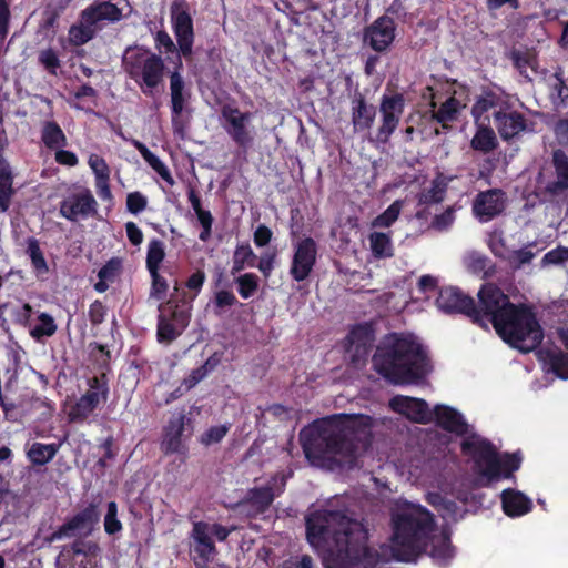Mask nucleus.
Segmentation results:
<instances>
[{"instance_id": "1", "label": "nucleus", "mask_w": 568, "mask_h": 568, "mask_svg": "<svg viewBox=\"0 0 568 568\" xmlns=\"http://www.w3.org/2000/svg\"><path fill=\"white\" fill-rule=\"evenodd\" d=\"M310 544L324 554L327 568H369L378 555L366 546L363 525L341 511H315L306 518Z\"/></svg>"}, {"instance_id": "2", "label": "nucleus", "mask_w": 568, "mask_h": 568, "mask_svg": "<svg viewBox=\"0 0 568 568\" xmlns=\"http://www.w3.org/2000/svg\"><path fill=\"white\" fill-rule=\"evenodd\" d=\"M373 426L374 420L369 416L345 415L303 429L300 440L312 465L329 469L351 466L359 444L367 442Z\"/></svg>"}, {"instance_id": "3", "label": "nucleus", "mask_w": 568, "mask_h": 568, "mask_svg": "<svg viewBox=\"0 0 568 568\" xmlns=\"http://www.w3.org/2000/svg\"><path fill=\"white\" fill-rule=\"evenodd\" d=\"M393 557L399 561H413L427 552L439 562L450 559L454 549L449 535L438 531L435 518L425 507L413 504H397L392 511Z\"/></svg>"}, {"instance_id": "4", "label": "nucleus", "mask_w": 568, "mask_h": 568, "mask_svg": "<svg viewBox=\"0 0 568 568\" xmlns=\"http://www.w3.org/2000/svg\"><path fill=\"white\" fill-rule=\"evenodd\" d=\"M480 311L497 334L513 347L527 353L542 341V329L530 308L511 304L497 286L485 285L478 292Z\"/></svg>"}, {"instance_id": "5", "label": "nucleus", "mask_w": 568, "mask_h": 568, "mask_svg": "<svg viewBox=\"0 0 568 568\" xmlns=\"http://www.w3.org/2000/svg\"><path fill=\"white\" fill-rule=\"evenodd\" d=\"M375 369L394 384H410L428 372L420 344L409 335L392 334L373 357Z\"/></svg>"}, {"instance_id": "6", "label": "nucleus", "mask_w": 568, "mask_h": 568, "mask_svg": "<svg viewBox=\"0 0 568 568\" xmlns=\"http://www.w3.org/2000/svg\"><path fill=\"white\" fill-rule=\"evenodd\" d=\"M462 448L474 459L477 471L487 483L496 480L500 476L508 477L519 468L520 460L516 456H498L494 447L478 435L466 437L462 442Z\"/></svg>"}, {"instance_id": "7", "label": "nucleus", "mask_w": 568, "mask_h": 568, "mask_svg": "<svg viewBox=\"0 0 568 568\" xmlns=\"http://www.w3.org/2000/svg\"><path fill=\"white\" fill-rule=\"evenodd\" d=\"M123 65L145 94H152L153 89L163 80V60L142 48H128L123 55Z\"/></svg>"}, {"instance_id": "8", "label": "nucleus", "mask_w": 568, "mask_h": 568, "mask_svg": "<svg viewBox=\"0 0 568 568\" xmlns=\"http://www.w3.org/2000/svg\"><path fill=\"white\" fill-rule=\"evenodd\" d=\"M233 530H235V527L227 528L216 523H195L191 532V554L195 566L197 568H227L224 565L213 562L217 551L212 537L224 541Z\"/></svg>"}, {"instance_id": "9", "label": "nucleus", "mask_w": 568, "mask_h": 568, "mask_svg": "<svg viewBox=\"0 0 568 568\" xmlns=\"http://www.w3.org/2000/svg\"><path fill=\"white\" fill-rule=\"evenodd\" d=\"M109 386L104 374L89 379V389L71 406L68 417L71 422H84L95 408L108 399Z\"/></svg>"}, {"instance_id": "10", "label": "nucleus", "mask_w": 568, "mask_h": 568, "mask_svg": "<svg viewBox=\"0 0 568 568\" xmlns=\"http://www.w3.org/2000/svg\"><path fill=\"white\" fill-rule=\"evenodd\" d=\"M381 124L372 139L376 143L385 144L398 126L404 113V99L400 94L384 95L379 104Z\"/></svg>"}, {"instance_id": "11", "label": "nucleus", "mask_w": 568, "mask_h": 568, "mask_svg": "<svg viewBox=\"0 0 568 568\" xmlns=\"http://www.w3.org/2000/svg\"><path fill=\"white\" fill-rule=\"evenodd\" d=\"M159 311L158 338L162 343H171L187 325V313L180 310L172 300H169L165 304H160Z\"/></svg>"}, {"instance_id": "12", "label": "nucleus", "mask_w": 568, "mask_h": 568, "mask_svg": "<svg viewBox=\"0 0 568 568\" xmlns=\"http://www.w3.org/2000/svg\"><path fill=\"white\" fill-rule=\"evenodd\" d=\"M99 546L91 541H77L70 548L64 547L57 558V568H94Z\"/></svg>"}, {"instance_id": "13", "label": "nucleus", "mask_w": 568, "mask_h": 568, "mask_svg": "<svg viewBox=\"0 0 568 568\" xmlns=\"http://www.w3.org/2000/svg\"><path fill=\"white\" fill-rule=\"evenodd\" d=\"M223 126L235 143L245 146L252 141V134L248 129L251 113L241 112L240 109L232 105H224L221 110Z\"/></svg>"}, {"instance_id": "14", "label": "nucleus", "mask_w": 568, "mask_h": 568, "mask_svg": "<svg viewBox=\"0 0 568 568\" xmlns=\"http://www.w3.org/2000/svg\"><path fill=\"white\" fill-rule=\"evenodd\" d=\"M97 201L88 189L67 196L60 204V214L69 221H78L97 212Z\"/></svg>"}, {"instance_id": "15", "label": "nucleus", "mask_w": 568, "mask_h": 568, "mask_svg": "<svg viewBox=\"0 0 568 568\" xmlns=\"http://www.w3.org/2000/svg\"><path fill=\"white\" fill-rule=\"evenodd\" d=\"M171 13L179 49L184 57H190L194 40L192 18L181 2L172 4Z\"/></svg>"}, {"instance_id": "16", "label": "nucleus", "mask_w": 568, "mask_h": 568, "mask_svg": "<svg viewBox=\"0 0 568 568\" xmlns=\"http://www.w3.org/2000/svg\"><path fill=\"white\" fill-rule=\"evenodd\" d=\"M436 305L445 313H464L471 316L475 322L483 321V318L479 317L480 311L474 307L473 300L462 294V292L455 287L440 290Z\"/></svg>"}, {"instance_id": "17", "label": "nucleus", "mask_w": 568, "mask_h": 568, "mask_svg": "<svg viewBox=\"0 0 568 568\" xmlns=\"http://www.w3.org/2000/svg\"><path fill=\"white\" fill-rule=\"evenodd\" d=\"M316 255L317 246L313 239L306 237L296 243L290 270L295 281H304L311 274L316 261Z\"/></svg>"}, {"instance_id": "18", "label": "nucleus", "mask_w": 568, "mask_h": 568, "mask_svg": "<svg viewBox=\"0 0 568 568\" xmlns=\"http://www.w3.org/2000/svg\"><path fill=\"white\" fill-rule=\"evenodd\" d=\"M506 202L507 197L501 190L491 189L477 194L473 203V211L481 222H487L503 213Z\"/></svg>"}, {"instance_id": "19", "label": "nucleus", "mask_w": 568, "mask_h": 568, "mask_svg": "<svg viewBox=\"0 0 568 568\" xmlns=\"http://www.w3.org/2000/svg\"><path fill=\"white\" fill-rule=\"evenodd\" d=\"M395 22L389 17H381L366 28L364 42L375 51H384L394 41Z\"/></svg>"}, {"instance_id": "20", "label": "nucleus", "mask_w": 568, "mask_h": 568, "mask_svg": "<svg viewBox=\"0 0 568 568\" xmlns=\"http://www.w3.org/2000/svg\"><path fill=\"white\" fill-rule=\"evenodd\" d=\"M389 407L394 412L416 423H427L433 416L427 403L414 397L395 396L389 400Z\"/></svg>"}, {"instance_id": "21", "label": "nucleus", "mask_w": 568, "mask_h": 568, "mask_svg": "<svg viewBox=\"0 0 568 568\" xmlns=\"http://www.w3.org/2000/svg\"><path fill=\"white\" fill-rule=\"evenodd\" d=\"M496 128L504 140H509L527 128L524 115L517 111H511L506 103L494 112Z\"/></svg>"}, {"instance_id": "22", "label": "nucleus", "mask_w": 568, "mask_h": 568, "mask_svg": "<svg viewBox=\"0 0 568 568\" xmlns=\"http://www.w3.org/2000/svg\"><path fill=\"white\" fill-rule=\"evenodd\" d=\"M100 513L94 505H90L84 510L74 516L67 524L62 525L57 531L51 534L50 537L47 538L49 542H53L54 540H59L63 537H68L71 532L75 530L87 529L91 531L93 525L99 521Z\"/></svg>"}, {"instance_id": "23", "label": "nucleus", "mask_w": 568, "mask_h": 568, "mask_svg": "<svg viewBox=\"0 0 568 568\" xmlns=\"http://www.w3.org/2000/svg\"><path fill=\"white\" fill-rule=\"evenodd\" d=\"M351 111L354 131L361 132L372 126L376 111L374 105L367 103L362 93H355L352 100Z\"/></svg>"}, {"instance_id": "24", "label": "nucleus", "mask_w": 568, "mask_h": 568, "mask_svg": "<svg viewBox=\"0 0 568 568\" xmlns=\"http://www.w3.org/2000/svg\"><path fill=\"white\" fill-rule=\"evenodd\" d=\"M184 81L179 72H173L170 77V91H171V104H172V123L174 131L182 134L183 126L180 121V115L184 109V104L187 98L184 94Z\"/></svg>"}, {"instance_id": "25", "label": "nucleus", "mask_w": 568, "mask_h": 568, "mask_svg": "<svg viewBox=\"0 0 568 568\" xmlns=\"http://www.w3.org/2000/svg\"><path fill=\"white\" fill-rule=\"evenodd\" d=\"M273 501L271 488H258L250 491L248 497L239 504L241 513L247 516H255L266 510Z\"/></svg>"}, {"instance_id": "26", "label": "nucleus", "mask_w": 568, "mask_h": 568, "mask_svg": "<svg viewBox=\"0 0 568 568\" xmlns=\"http://www.w3.org/2000/svg\"><path fill=\"white\" fill-rule=\"evenodd\" d=\"M87 20H92L95 27H100L102 21L116 22L123 17L121 10L110 1L89 6L83 10Z\"/></svg>"}, {"instance_id": "27", "label": "nucleus", "mask_w": 568, "mask_h": 568, "mask_svg": "<svg viewBox=\"0 0 568 568\" xmlns=\"http://www.w3.org/2000/svg\"><path fill=\"white\" fill-rule=\"evenodd\" d=\"M552 164L556 172V180L546 186L550 194H558L568 189V156L561 150L552 153Z\"/></svg>"}, {"instance_id": "28", "label": "nucleus", "mask_w": 568, "mask_h": 568, "mask_svg": "<svg viewBox=\"0 0 568 568\" xmlns=\"http://www.w3.org/2000/svg\"><path fill=\"white\" fill-rule=\"evenodd\" d=\"M434 414L436 422L445 429L457 434H465L467 432V424L455 409L438 405L435 407Z\"/></svg>"}, {"instance_id": "29", "label": "nucleus", "mask_w": 568, "mask_h": 568, "mask_svg": "<svg viewBox=\"0 0 568 568\" xmlns=\"http://www.w3.org/2000/svg\"><path fill=\"white\" fill-rule=\"evenodd\" d=\"M503 508L508 516H520L529 511L530 500L521 493L505 490L501 495Z\"/></svg>"}, {"instance_id": "30", "label": "nucleus", "mask_w": 568, "mask_h": 568, "mask_svg": "<svg viewBox=\"0 0 568 568\" xmlns=\"http://www.w3.org/2000/svg\"><path fill=\"white\" fill-rule=\"evenodd\" d=\"M99 29L100 27H95L92 20L85 19L82 11L79 23L72 26L69 30V40L74 45H82L89 42Z\"/></svg>"}, {"instance_id": "31", "label": "nucleus", "mask_w": 568, "mask_h": 568, "mask_svg": "<svg viewBox=\"0 0 568 568\" xmlns=\"http://www.w3.org/2000/svg\"><path fill=\"white\" fill-rule=\"evenodd\" d=\"M548 371L554 372L559 378H568V355L558 349H547L540 353Z\"/></svg>"}, {"instance_id": "32", "label": "nucleus", "mask_w": 568, "mask_h": 568, "mask_svg": "<svg viewBox=\"0 0 568 568\" xmlns=\"http://www.w3.org/2000/svg\"><path fill=\"white\" fill-rule=\"evenodd\" d=\"M183 428V422L181 419L170 422L162 442V449L165 454H174L183 450L184 447L181 439Z\"/></svg>"}, {"instance_id": "33", "label": "nucleus", "mask_w": 568, "mask_h": 568, "mask_svg": "<svg viewBox=\"0 0 568 568\" xmlns=\"http://www.w3.org/2000/svg\"><path fill=\"white\" fill-rule=\"evenodd\" d=\"M133 145L139 150L143 159L149 163V165L159 173V175L166 181L169 184H174V180L170 174V171L165 166V164L149 149L138 140L133 141Z\"/></svg>"}, {"instance_id": "34", "label": "nucleus", "mask_w": 568, "mask_h": 568, "mask_svg": "<svg viewBox=\"0 0 568 568\" xmlns=\"http://www.w3.org/2000/svg\"><path fill=\"white\" fill-rule=\"evenodd\" d=\"M57 452L58 446L54 444L34 443L31 445L27 455L32 464L42 466L52 460Z\"/></svg>"}, {"instance_id": "35", "label": "nucleus", "mask_w": 568, "mask_h": 568, "mask_svg": "<svg viewBox=\"0 0 568 568\" xmlns=\"http://www.w3.org/2000/svg\"><path fill=\"white\" fill-rule=\"evenodd\" d=\"M447 189L445 178L438 176L433 180L429 189L424 190L418 196L419 204L439 203L444 200Z\"/></svg>"}, {"instance_id": "36", "label": "nucleus", "mask_w": 568, "mask_h": 568, "mask_svg": "<svg viewBox=\"0 0 568 568\" xmlns=\"http://www.w3.org/2000/svg\"><path fill=\"white\" fill-rule=\"evenodd\" d=\"M471 148L483 153H488L497 146L495 132L487 126H480L471 139Z\"/></svg>"}, {"instance_id": "37", "label": "nucleus", "mask_w": 568, "mask_h": 568, "mask_svg": "<svg viewBox=\"0 0 568 568\" xmlns=\"http://www.w3.org/2000/svg\"><path fill=\"white\" fill-rule=\"evenodd\" d=\"M42 141L50 149L67 145V138L61 128L54 122H45L42 128Z\"/></svg>"}, {"instance_id": "38", "label": "nucleus", "mask_w": 568, "mask_h": 568, "mask_svg": "<svg viewBox=\"0 0 568 568\" xmlns=\"http://www.w3.org/2000/svg\"><path fill=\"white\" fill-rule=\"evenodd\" d=\"M371 250L376 257H389L393 255L390 236L386 233L374 232L368 237Z\"/></svg>"}, {"instance_id": "39", "label": "nucleus", "mask_w": 568, "mask_h": 568, "mask_svg": "<svg viewBox=\"0 0 568 568\" xmlns=\"http://www.w3.org/2000/svg\"><path fill=\"white\" fill-rule=\"evenodd\" d=\"M255 254L250 245H239L233 254L232 274L239 273L245 266H254Z\"/></svg>"}, {"instance_id": "40", "label": "nucleus", "mask_w": 568, "mask_h": 568, "mask_svg": "<svg viewBox=\"0 0 568 568\" xmlns=\"http://www.w3.org/2000/svg\"><path fill=\"white\" fill-rule=\"evenodd\" d=\"M426 500L432 505L443 518H453L457 513V505L448 500L438 493H428Z\"/></svg>"}, {"instance_id": "41", "label": "nucleus", "mask_w": 568, "mask_h": 568, "mask_svg": "<svg viewBox=\"0 0 568 568\" xmlns=\"http://www.w3.org/2000/svg\"><path fill=\"white\" fill-rule=\"evenodd\" d=\"M374 341L373 329L368 325H358L348 335V344H355L367 349L372 348Z\"/></svg>"}, {"instance_id": "42", "label": "nucleus", "mask_w": 568, "mask_h": 568, "mask_svg": "<svg viewBox=\"0 0 568 568\" xmlns=\"http://www.w3.org/2000/svg\"><path fill=\"white\" fill-rule=\"evenodd\" d=\"M462 108L460 102L454 97L447 99L434 114V118L447 128L446 122L454 121Z\"/></svg>"}, {"instance_id": "43", "label": "nucleus", "mask_w": 568, "mask_h": 568, "mask_svg": "<svg viewBox=\"0 0 568 568\" xmlns=\"http://www.w3.org/2000/svg\"><path fill=\"white\" fill-rule=\"evenodd\" d=\"M506 102L501 101L494 94H486L477 100L475 105L473 106V114L476 118L481 116L484 113L488 111L495 112L499 106H504Z\"/></svg>"}, {"instance_id": "44", "label": "nucleus", "mask_w": 568, "mask_h": 568, "mask_svg": "<svg viewBox=\"0 0 568 568\" xmlns=\"http://www.w3.org/2000/svg\"><path fill=\"white\" fill-rule=\"evenodd\" d=\"M494 251L496 255L506 258L513 266L517 268L524 264L529 263L535 256V254L526 247L511 252H504L494 247Z\"/></svg>"}, {"instance_id": "45", "label": "nucleus", "mask_w": 568, "mask_h": 568, "mask_svg": "<svg viewBox=\"0 0 568 568\" xmlns=\"http://www.w3.org/2000/svg\"><path fill=\"white\" fill-rule=\"evenodd\" d=\"M12 195V178L7 169L0 170V210L6 212Z\"/></svg>"}, {"instance_id": "46", "label": "nucleus", "mask_w": 568, "mask_h": 568, "mask_svg": "<svg viewBox=\"0 0 568 568\" xmlns=\"http://www.w3.org/2000/svg\"><path fill=\"white\" fill-rule=\"evenodd\" d=\"M28 253L32 263V266L36 268L39 275H44L49 272L48 264L43 256L42 251L40 250L39 243L36 240H30L28 243Z\"/></svg>"}, {"instance_id": "47", "label": "nucleus", "mask_w": 568, "mask_h": 568, "mask_svg": "<svg viewBox=\"0 0 568 568\" xmlns=\"http://www.w3.org/2000/svg\"><path fill=\"white\" fill-rule=\"evenodd\" d=\"M164 258V247L161 241L154 240L149 244L146 265L150 272H158L160 263Z\"/></svg>"}, {"instance_id": "48", "label": "nucleus", "mask_w": 568, "mask_h": 568, "mask_svg": "<svg viewBox=\"0 0 568 568\" xmlns=\"http://www.w3.org/2000/svg\"><path fill=\"white\" fill-rule=\"evenodd\" d=\"M402 210V203L399 201H395L393 204L388 206V209L378 215L373 221V226L375 227H388L390 226L399 216Z\"/></svg>"}, {"instance_id": "49", "label": "nucleus", "mask_w": 568, "mask_h": 568, "mask_svg": "<svg viewBox=\"0 0 568 568\" xmlns=\"http://www.w3.org/2000/svg\"><path fill=\"white\" fill-rule=\"evenodd\" d=\"M235 282L239 285V293L243 298H250L258 288L257 276L252 273L239 276Z\"/></svg>"}, {"instance_id": "50", "label": "nucleus", "mask_w": 568, "mask_h": 568, "mask_svg": "<svg viewBox=\"0 0 568 568\" xmlns=\"http://www.w3.org/2000/svg\"><path fill=\"white\" fill-rule=\"evenodd\" d=\"M39 320L41 322L40 325L32 329V335L34 337L51 336L55 333L57 326L50 315L42 313L39 316Z\"/></svg>"}, {"instance_id": "51", "label": "nucleus", "mask_w": 568, "mask_h": 568, "mask_svg": "<svg viewBox=\"0 0 568 568\" xmlns=\"http://www.w3.org/2000/svg\"><path fill=\"white\" fill-rule=\"evenodd\" d=\"M118 507L114 501L108 504V513L104 518V529L112 535L122 529L121 523L116 519Z\"/></svg>"}, {"instance_id": "52", "label": "nucleus", "mask_w": 568, "mask_h": 568, "mask_svg": "<svg viewBox=\"0 0 568 568\" xmlns=\"http://www.w3.org/2000/svg\"><path fill=\"white\" fill-rule=\"evenodd\" d=\"M454 213H455L454 209L448 207L445 212L436 215L433 219L429 227L435 231H438V232L447 230L453 224V222L455 220Z\"/></svg>"}, {"instance_id": "53", "label": "nucleus", "mask_w": 568, "mask_h": 568, "mask_svg": "<svg viewBox=\"0 0 568 568\" xmlns=\"http://www.w3.org/2000/svg\"><path fill=\"white\" fill-rule=\"evenodd\" d=\"M89 165L95 174L97 180L109 179L110 170L105 161L97 154H91Z\"/></svg>"}, {"instance_id": "54", "label": "nucleus", "mask_w": 568, "mask_h": 568, "mask_svg": "<svg viewBox=\"0 0 568 568\" xmlns=\"http://www.w3.org/2000/svg\"><path fill=\"white\" fill-rule=\"evenodd\" d=\"M146 197L140 192H132L128 194L126 207L131 213L138 214L142 212L146 207Z\"/></svg>"}, {"instance_id": "55", "label": "nucleus", "mask_w": 568, "mask_h": 568, "mask_svg": "<svg viewBox=\"0 0 568 568\" xmlns=\"http://www.w3.org/2000/svg\"><path fill=\"white\" fill-rule=\"evenodd\" d=\"M152 276L151 297L162 300L169 288L166 281L155 271L150 272Z\"/></svg>"}, {"instance_id": "56", "label": "nucleus", "mask_w": 568, "mask_h": 568, "mask_svg": "<svg viewBox=\"0 0 568 568\" xmlns=\"http://www.w3.org/2000/svg\"><path fill=\"white\" fill-rule=\"evenodd\" d=\"M568 261V247L558 246L549 251L542 258L544 265H555Z\"/></svg>"}, {"instance_id": "57", "label": "nucleus", "mask_w": 568, "mask_h": 568, "mask_svg": "<svg viewBox=\"0 0 568 568\" xmlns=\"http://www.w3.org/2000/svg\"><path fill=\"white\" fill-rule=\"evenodd\" d=\"M226 433L227 428L225 426L211 427L207 432L203 434L201 442L204 445L219 443L226 435Z\"/></svg>"}, {"instance_id": "58", "label": "nucleus", "mask_w": 568, "mask_h": 568, "mask_svg": "<svg viewBox=\"0 0 568 568\" xmlns=\"http://www.w3.org/2000/svg\"><path fill=\"white\" fill-rule=\"evenodd\" d=\"M371 349L363 348L355 344H348L347 353L349 354V358L354 365L359 366L365 363L366 358L369 355Z\"/></svg>"}, {"instance_id": "59", "label": "nucleus", "mask_w": 568, "mask_h": 568, "mask_svg": "<svg viewBox=\"0 0 568 568\" xmlns=\"http://www.w3.org/2000/svg\"><path fill=\"white\" fill-rule=\"evenodd\" d=\"M40 62L50 71L54 72V70L59 67V60L57 54L48 49L40 52L39 55Z\"/></svg>"}, {"instance_id": "60", "label": "nucleus", "mask_w": 568, "mask_h": 568, "mask_svg": "<svg viewBox=\"0 0 568 568\" xmlns=\"http://www.w3.org/2000/svg\"><path fill=\"white\" fill-rule=\"evenodd\" d=\"M275 262V253H265L260 257L257 268L265 277H268L273 271Z\"/></svg>"}, {"instance_id": "61", "label": "nucleus", "mask_w": 568, "mask_h": 568, "mask_svg": "<svg viewBox=\"0 0 568 568\" xmlns=\"http://www.w3.org/2000/svg\"><path fill=\"white\" fill-rule=\"evenodd\" d=\"M272 239V231L266 225H258L254 232V243L257 246H265Z\"/></svg>"}, {"instance_id": "62", "label": "nucleus", "mask_w": 568, "mask_h": 568, "mask_svg": "<svg viewBox=\"0 0 568 568\" xmlns=\"http://www.w3.org/2000/svg\"><path fill=\"white\" fill-rule=\"evenodd\" d=\"M55 161L63 165L74 166L78 163V158L73 152L58 150L55 152Z\"/></svg>"}, {"instance_id": "63", "label": "nucleus", "mask_w": 568, "mask_h": 568, "mask_svg": "<svg viewBox=\"0 0 568 568\" xmlns=\"http://www.w3.org/2000/svg\"><path fill=\"white\" fill-rule=\"evenodd\" d=\"M126 235L130 240V242L133 245H139L143 240V234L141 230L136 226L133 222H128L125 224Z\"/></svg>"}, {"instance_id": "64", "label": "nucleus", "mask_w": 568, "mask_h": 568, "mask_svg": "<svg viewBox=\"0 0 568 568\" xmlns=\"http://www.w3.org/2000/svg\"><path fill=\"white\" fill-rule=\"evenodd\" d=\"M554 130L559 143L568 144V119L558 121Z\"/></svg>"}]
</instances>
